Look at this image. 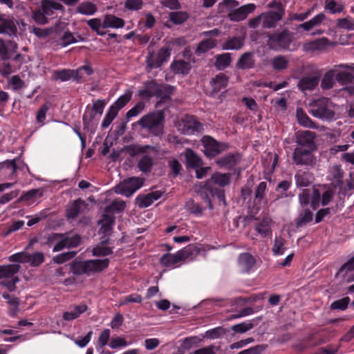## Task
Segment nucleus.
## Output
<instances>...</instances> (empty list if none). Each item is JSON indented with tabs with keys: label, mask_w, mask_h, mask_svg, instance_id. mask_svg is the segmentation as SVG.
<instances>
[{
	"label": "nucleus",
	"mask_w": 354,
	"mask_h": 354,
	"mask_svg": "<svg viewBox=\"0 0 354 354\" xmlns=\"http://www.w3.org/2000/svg\"><path fill=\"white\" fill-rule=\"evenodd\" d=\"M109 259H90L86 261L75 260L71 263V270L73 274L91 276L106 270L109 266Z\"/></svg>",
	"instance_id": "1"
},
{
	"label": "nucleus",
	"mask_w": 354,
	"mask_h": 354,
	"mask_svg": "<svg viewBox=\"0 0 354 354\" xmlns=\"http://www.w3.org/2000/svg\"><path fill=\"white\" fill-rule=\"evenodd\" d=\"M165 114L163 110H157L143 115L138 124L154 136H160L164 132Z\"/></svg>",
	"instance_id": "2"
},
{
	"label": "nucleus",
	"mask_w": 354,
	"mask_h": 354,
	"mask_svg": "<svg viewBox=\"0 0 354 354\" xmlns=\"http://www.w3.org/2000/svg\"><path fill=\"white\" fill-rule=\"evenodd\" d=\"M309 113L322 120H330L335 117L333 103L329 98L320 97L309 102Z\"/></svg>",
	"instance_id": "3"
},
{
	"label": "nucleus",
	"mask_w": 354,
	"mask_h": 354,
	"mask_svg": "<svg viewBox=\"0 0 354 354\" xmlns=\"http://www.w3.org/2000/svg\"><path fill=\"white\" fill-rule=\"evenodd\" d=\"M21 266L18 263L0 266V285L8 288L10 292L16 289L19 278L16 274L19 272Z\"/></svg>",
	"instance_id": "4"
},
{
	"label": "nucleus",
	"mask_w": 354,
	"mask_h": 354,
	"mask_svg": "<svg viewBox=\"0 0 354 354\" xmlns=\"http://www.w3.org/2000/svg\"><path fill=\"white\" fill-rule=\"evenodd\" d=\"M144 181L143 178L136 176L127 178L116 186L115 192L126 197H130L143 186Z\"/></svg>",
	"instance_id": "5"
},
{
	"label": "nucleus",
	"mask_w": 354,
	"mask_h": 354,
	"mask_svg": "<svg viewBox=\"0 0 354 354\" xmlns=\"http://www.w3.org/2000/svg\"><path fill=\"white\" fill-rule=\"evenodd\" d=\"M268 37L267 45L272 50L279 48L288 49L292 41V34L286 29L281 32L270 34Z\"/></svg>",
	"instance_id": "6"
},
{
	"label": "nucleus",
	"mask_w": 354,
	"mask_h": 354,
	"mask_svg": "<svg viewBox=\"0 0 354 354\" xmlns=\"http://www.w3.org/2000/svg\"><path fill=\"white\" fill-rule=\"evenodd\" d=\"M193 248L192 245H189L175 254H165L160 258V263L166 267L173 266L191 257L193 254Z\"/></svg>",
	"instance_id": "7"
},
{
	"label": "nucleus",
	"mask_w": 354,
	"mask_h": 354,
	"mask_svg": "<svg viewBox=\"0 0 354 354\" xmlns=\"http://www.w3.org/2000/svg\"><path fill=\"white\" fill-rule=\"evenodd\" d=\"M204 147L203 153L208 158H213L228 149V145L218 142L210 136H205L201 140Z\"/></svg>",
	"instance_id": "8"
},
{
	"label": "nucleus",
	"mask_w": 354,
	"mask_h": 354,
	"mask_svg": "<svg viewBox=\"0 0 354 354\" xmlns=\"http://www.w3.org/2000/svg\"><path fill=\"white\" fill-rule=\"evenodd\" d=\"M333 72L335 75V80L341 85H346L352 83L354 80V75L352 71H354V64H339L335 65Z\"/></svg>",
	"instance_id": "9"
},
{
	"label": "nucleus",
	"mask_w": 354,
	"mask_h": 354,
	"mask_svg": "<svg viewBox=\"0 0 354 354\" xmlns=\"http://www.w3.org/2000/svg\"><path fill=\"white\" fill-rule=\"evenodd\" d=\"M316 133L310 131H303L298 132L297 135L296 142L298 147H303L308 151H314L316 149L315 139Z\"/></svg>",
	"instance_id": "10"
},
{
	"label": "nucleus",
	"mask_w": 354,
	"mask_h": 354,
	"mask_svg": "<svg viewBox=\"0 0 354 354\" xmlns=\"http://www.w3.org/2000/svg\"><path fill=\"white\" fill-rule=\"evenodd\" d=\"M312 151L303 147H296L292 154L294 162L300 165H313L315 160L311 155Z\"/></svg>",
	"instance_id": "11"
},
{
	"label": "nucleus",
	"mask_w": 354,
	"mask_h": 354,
	"mask_svg": "<svg viewBox=\"0 0 354 354\" xmlns=\"http://www.w3.org/2000/svg\"><path fill=\"white\" fill-rule=\"evenodd\" d=\"M17 21L13 18H6L0 15V34L12 37L17 35Z\"/></svg>",
	"instance_id": "12"
},
{
	"label": "nucleus",
	"mask_w": 354,
	"mask_h": 354,
	"mask_svg": "<svg viewBox=\"0 0 354 354\" xmlns=\"http://www.w3.org/2000/svg\"><path fill=\"white\" fill-rule=\"evenodd\" d=\"M255 8L256 6L254 3L246 4L230 12L227 14V17L232 21H240L246 19Z\"/></svg>",
	"instance_id": "13"
},
{
	"label": "nucleus",
	"mask_w": 354,
	"mask_h": 354,
	"mask_svg": "<svg viewBox=\"0 0 354 354\" xmlns=\"http://www.w3.org/2000/svg\"><path fill=\"white\" fill-rule=\"evenodd\" d=\"M160 84L155 80H149L144 83V88L138 91V96L142 100H149L152 97H156L160 91L158 90Z\"/></svg>",
	"instance_id": "14"
},
{
	"label": "nucleus",
	"mask_w": 354,
	"mask_h": 354,
	"mask_svg": "<svg viewBox=\"0 0 354 354\" xmlns=\"http://www.w3.org/2000/svg\"><path fill=\"white\" fill-rule=\"evenodd\" d=\"M241 160V156L238 153H228L224 156L217 158L215 162L220 167L226 168L228 169H232L238 165Z\"/></svg>",
	"instance_id": "15"
},
{
	"label": "nucleus",
	"mask_w": 354,
	"mask_h": 354,
	"mask_svg": "<svg viewBox=\"0 0 354 354\" xmlns=\"http://www.w3.org/2000/svg\"><path fill=\"white\" fill-rule=\"evenodd\" d=\"M284 13L281 11H270L261 13L263 19V27L265 28H271L275 27L277 23L279 21Z\"/></svg>",
	"instance_id": "16"
},
{
	"label": "nucleus",
	"mask_w": 354,
	"mask_h": 354,
	"mask_svg": "<svg viewBox=\"0 0 354 354\" xmlns=\"http://www.w3.org/2000/svg\"><path fill=\"white\" fill-rule=\"evenodd\" d=\"M329 44L326 37H322L303 44V50L306 52L322 51L325 50Z\"/></svg>",
	"instance_id": "17"
},
{
	"label": "nucleus",
	"mask_w": 354,
	"mask_h": 354,
	"mask_svg": "<svg viewBox=\"0 0 354 354\" xmlns=\"http://www.w3.org/2000/svg\"><path fill=\"white\" fill-rule=\"evenodd\" d=\"M229 82V77L224 73H218L210 81V85L212 87L211 95L218 93L222 89L225 88L227 86Z\"/></svg>",
	"instance_id": "18"
},
{
	"label": "nucleus",
	"mask_w": 354,
	"mask_h": 354,
	"mask_svg": "<svg viewBox=\"0 0 354 354\" xmlns=\"http://www.w3.org/2000/svg\"><path fill=\"white\" fill-rule=\"evenodd\" d=\"M330 174L333 178L332 185L335 187H339L340 192L346 195V189H342V185L343 184L344 171L340 165H335L330 169Z\"/></svg>",
	"instance_id": "19"
},
{
	"label": "nucleus",
	"mask_w": 354,
	"mask_h": 354,
	"mask_svg": "<svg viewBox=\"0 0 354 354\" xmlns=\"http://www.w3.org/2000/svg\"><path fill=\"white\" fill-rule=\"evenodd\" d=\"M319 82L318 75L306 76L299 81L298 87L303 92L312 91L318 85Z\"/></svg>",
	"instance_id": "20"
},
{
	"label": "nucleus",
	"mask_w": 354,
	"mask_h": 354,
	"mask_svg": "<svg viewBox=\"0 0 354 354\" xmlns=\"http://www.w3.org/2000/svg\"><path fill=\"white\" fill-rule=\"evenodd\" d=\"M255 66L254 53L252 52L244 53L236 62V68L242 70L250 69Z\"/></svg>",
	"instance_id": "21"
},
{
	"label": "nucleus",
	"mask_w": 354,
	"mask_h": 354,
	"mask_svg": "<svg viewBox=\"0 0 354 354\" xmlns=\"http://www.w3.org/2000/svg\"><path fill=\"white\" fill-rule=\"evenodd\" d=\"M115 218L113 214L104 212L102 216V218L98 221V224L101 225L100 231L103 234H107L112 231L113 226L115 224Z\"/></svg>",
	"instance_id": "22"
},
{
	"label": "nucleus",
	"mask_w": 354,
	"mask_h": 354,
	"mask_svg": "<svg viewBox=\"0 0 354 354\" xmlns=\"http://www.w3.org/2000/svg\"><path fill=\"white\" fill-rule=\"evenodd\" d=\"M124 25L125 21L123 19L113 15H106L102 22V28H121Z\"/></svg>",
	"instance_id": "23"
},
{
	"label": "nucleus",
	"mask_w": 354,
	"mask_h": 354,
	"mask_svg": "<svg viewBox=\"0 0 354 354\" xmlns=\"http://www.w3.org/2000/svg\"><path fill=\"white\" fill-rule=\"evenodd\" d=\"M245 43L244 37H230L222 44V49L224 50H239L243 46Z\"/></svg>",
	"instance_id": "24"
},
{
	"label": "nucleus",
	"mask_w": 354,
	"mask_h": 354,
	"mask_svg": "<svg viewBox=\"0 0 354 354\" xmlns=\"http://www.w3.org/2000/svg\"><path fill=\"white\" fill-rule=\"evenodd\" d=\"M254 258L249 253H243L239 257V266L242 272H249L255 264Z\"/></svg>",
	"instance_id": "25"
},
{
	"label": "nucleus",
	"mask_w": 354,
	"mask_h": 354,
	"mask_svg": "<svg viewBox=\"0 0 354 354\" xmlns=\"http://www.w3.org/2000/svg\"><path fill=\"white\" fill-rule=\"evenodd\" d=\"M158 90L160 92L156 95V97L159 99L158 103H165L171 99L174 91V87L169 84H160Z\"/></svg>",
	"instance_id": "26"
},
{
	"label": "nucleus",
	"mask_w": 354,
	"mask_h": 354,
	"mask_svg": "<svg viewBox=\"0 0 354 354\" xmlns=\"http://www.w3.org/2000/svg\"><path fill=\"white\" fill-rule=\"evenodd\" d=\"M171 71L175 74H187L191 69V65L189 62L185 60L174 61L170 66Z\"/></svg>",
	"instance_id": "27"
},
{
	"label": "nucleus",
	"mask_w": 354,
	"mask_h": 354,
	"mask_svg": "<svg viewBox=\"0 0 354 354\" xmlns=\"http://www.w3.org/2000/svg\"><path fill=\"white\" fill-rule=\"evenodd\" d=\"M132 91L131 90H127L125 93L120 95L117 100L110 106L113 107L114 110L118 113L120 110L124 108L131 100Z\"/></svg>",
	"instance_id": "28"
},
{
	"label": "nucleus",
	"mask_w": 354,
	"mask_h": 354,
	"mask_svg": "<svg viewBox=\"0 0 354 354\" xmlns=\"http://www.w3.org/2000/svg\"><path fill=\"white\" fill-rule=\"evenodd\" d=\"M297 118L299 124L310 129H317L318 126L313 122L302 109H297Z\"/></svg>",
	"instance_id": "29"
},
{
	"label": "nucleus",
	"mask_w": 354,
	"mask_h": 354,
	"mask_svg": "<svg viewBox=\"0 0 354 354\" xmlns=\"http://www.w3.org/2000/svg\"><path fill=\"white\" fill-rule=\"evenodd\" d=\"M261 319V317H257L248 322H242L231 327V330L236 333H244L252 329Z\"/></svg>",
	"instance_id": "30"
},
{
	"label": "nucleus",
	"mask_w": 354,
	"mask_h": 354,
	"mask_svg": "<svg viewBox=\"0 0 354 354\" xmlns=\"http://www.w3.org/2000/svg\"><path fill=\"white\" fill-rule=\"evenodd\" d=\"M88 307L85 304H81L75 306L73 310L71 312H65L63 314V319L66 321H72L80 317L81 314L86 312Z\"/></svg>",
	"instance_id": "31"
},
{
	"label": "nucleus",
	"mask_w": 354,
	"mask_h": 354,
	"mask_svg": "<svg viewBox=\"0 0 354 354\" xmlns=\"http://www.w3.org/2000/svg\"><path fill=\"white\" fill-rule=\"evenodd\" d=\"M186 167L187 169H194L199 167V156L191 149L185 151Z\"/></svg>",
	"instance_id": "32"
},
{
	"label": "nucleus",
	"mask_w": 354,
	"mask_h": 354,
	"mask_svg": "<svg viewBox=\"0 0 354 354\" xmlns=\"http://www.w3.org/2000/svg\"><path fill=\"white\" fill-rule=\"evenodd\" d=\"M97 11V8L96 5L89 1L82 2L76 8L77 13L85 15H93Z\"/></svg>",
	"instance_id": "33"
},
{
	"label": "nucleus",
	"mask_w": 354,
	"mask_h": 354,
	"mask_svg": "<svg viewBox=\"0 0 354 354\" xmlns=\"http://www.w3.org/2000/svg\"><path fill=\"white\" fill-rule=\"evenodd\" d=\"M313 218V212L309 209L302 211L297 218L295 220V226L297 228H300L306 224L312 221Z\"/></svg>",
	"instance_id": "34"
},
{
	"label": "nucleus",
	"mask_w": 354,
	"mask_h": 354,
	"mask_svg": "<svg viewBox=\"0 0 354 354\" xmlns=\"http://www.w3.org/2000/svg\"><path fill=\"white\" fill-rule=\"evenodd\" d=\"M231 62V55L228 53H223L216 55L215 66L219 70H223L228 67Z\"/></svg>",
	"instance_id": "35"
},
{
	"label": "nucleus",
	"mask_w": 354,
	"mask_h": 354,
	"mask_svg": "<svg viewBox=\"0 0 354 354\" xmlns=\"http://www.w3.org/2000/svg\"><path fill=\"white\" fill-rule=\"evenodd\" d=\"M73 73V70L69 68L56 70L53 73V80L66 82L72 79Z\"/></svg>",
	"instance_id": "36"
},
{
	"label": "nucleus",
	"mask_w": 354,
	"mask_h": 354,
	"mask_svg": "<svg viewBox=\"0 0 354 354\" xmlns=\"http://www.w3.org/2000/svg\"><path fill=\"white\" fill-rule=\"evenodd\" d=\"M153 167L152 158L148 155L143 156L138 162V168L143 173H149Z\"/></svg>",
	"instance_id": "37"
},
{
	"label": "nucleus",
	"mask_w": 354,
	"mask_h": 354,
	"mask_svg": "<svg viewBox=\"0 0 354 354\" xmlns=\"http://www.w3.org/2000/svg\"><path fill=\"white\" fill-rule=\"evenodd\" d=\"M147 67L150 69L158 68L161 67L163 62L159 59L158 53L149 52L146 57Z\"/></svg>",
	"instance_id": "38"
},
{
	"label": "nucleus",
	"mask_w": 354,
	"mask_h": 354,
	"mask_svg": "<svg viewBox=\"0 0 354 354\" xmlns=\"http://www.w3.org/2000/svg\"><path fill=\"white\" fill-rule=\"evenodd\" d=\"M335 73L333 72V68H331L324 75L321 82V87L325 90L331 88L335 84Z\"/></svg>",
	"instance_id": "39"
},
{
	"label": "nucleus",
	"mask_w": 354,
	"mask_h": 354,
	"mask_svg": "<svg viewBox=\"0 0 354 354\" xmlns=\"http://www.w3.org/2000/svg\"><path fill=\"white\" fill-rule=\"evenodd\" d=\"M204 189L209 192V194L212 198L216 197L219 202H222L223 205H226V201L225 198V191L221 189H218L214 187H211L207 185H205L203 187Z\"/></svg>",
	"instance_id": "40"
},
{
	"label": "nucleus",
	"mask_w": 354,
	"mask_h": 354,
	"mask_svg": "<svg viewBox=\"0 0 354 354\" xmlns=\"http://www.w3.org/2000/svg\"><path fill=\"white\" fill-rule=\"evenodd\" d=\"M88 105L82 116L83 127L85 130H89L93 127V122L95 117V113L92 110H88Z\"/></svg>",
	"instance_id": "41"
},
{
	"label": "nucleus",
	"mask_w": 354,
	"mask_h": 354,
	"mask_svg": "<svg viewBox=\"0 0 354 354\" xmlns=\"http://www.w3.org/2000/svg\"><path fill=\"white\" fill-rule=\"evenodd\" d=\"M211 179L215 184L225 187L230 183V174L216 173L212 176Z\"/></svg>",
	"instance_id": "42"
},
{
	"label": "nucleus",
	"mask_w": 354,
	"mask_h": 354,
	"mask_svg": "<svg viewBox=\"0 0 354 354\" xmlns=\"http://www.w3.org/2000/svg\"><path fill=\"white\" fill-rule=\"evenodd\" d=\"M169 16V20L176 25L183 24L188 19V14L184 11L171 12Z\"/></svg>",
	"instance_id": "43"
},
{
	"label": "nucleus",
	"mask_w": 354,
	"mask_h": 354,
	"mask_svg": "<svg viewBox=\"0 0 354 354\" xmlns=\"http://www.w3.org/2000/svg\"><path fill=\"white\" fill-rule=\"evenodd\" d=\"M118 113H117L113 107L109 108L107 112L105 114V116L102 122V128L103 129H107L110 124L112 123L113 120L116 118Z\"/></svg>",
	"instance_id": "44"
},
{
	"label": "nucleus",
	"mask_w": 354,
	"mask_h": 354,
	"mask_svg": "<svg viewBox=\"0 0 354 354\" xmlns=\"http://www.w3.org/2000/svg\"><path fill=\"white\" fill-rule=\"evenodd\" d=\"M126 207V204L122 201H113L111 205L106 206L104 209L105 212L111 213L113 214L114 212H121Z\"/></svg>",
	"instance_id": "45"
},
{
	"label": "nucleus",
	"mask_w": 354,
	"mask_h": 354,
	"mask_svg": "<svg viewBox=\"0 0 354 354\" xmlns=\"http://www.w3.org/2000/svg\"><path fill=\"white\" fill-rule=\"evenodd\" d=\"M337 28L347 30H354V19L348 17L337 19Z\"/></svg>",
	"instance_id": "46"
},
{
	"label": "nucleus",
	"mask_w": 354,
	"mask_h": 354,
	"mask_svg": "<svg viewBox=\"0 0 354 354\" xmlns=\"http://www.w3.org/2000/svg\"><path fill=\"white\" fill-rule=\"evenodd\" d=\"M285 243L286 240L284 239L281 236L276 237L272 249L273 254L274 255L283 254L286 250V248L284 247Z\"/></svg>",
	"instance_id": "47"
},
{
	"label": "nucleus",
	"mask_w": 354,
	"mask_h": 354,
	"mask_svg": "<svg viewBox=\"0 0 354 354\" xmlns=\"http://www.w3.org/2000/svg\"><path fill=\"white\" fill-rule=\"evenodd\" d=\"M82 201L80 199L75 200L73 203L66 210V216L68 218H76L80 212V205Z\"/></svg>",
	"instance_id": "48"
},
{
	"label": "nucleus",
	"mask_w": 354,
	"mask_h": 354,
	"mask_svg": "<svg viewBox=\"0 0 354 354\" xmlns=\"http://www.w3.org/2000/svg\"><path fill=\"white\" fill-rule=\"evenodd\" d=\"M203 189V192H201V211L202 208L208 207L209 209H213V205L212 203V196L209 194V192Z\"/></svg>",
	"instance_id": "49"
},
{
	"label": "nucleus",
	"mask_w": 354,
	"mask_h": 354,
	"mask_svg": "<svg viewBox=\"0 0 354 354\" xmlns=\"http://www.w3.org/2000/svg\"><path fill=\"white\" fill-rule=\"evenodd\" d=\"M295 178L297 186L307 187L311 183L312 175L309 173L304 172L301 174L296 175Z\"/></svg>",
	"instance_id": "50"
},
{
	"label": "nucleus",
	"mask_w": 354,
	"mask_h": 354,
	"mask_svg": "<svg viewBox=\"0 0 354 354\" xmlns=\"http://www.w3.org/2000/svg\"><path fill=\"white\" fill-rule=\"evenodd\" d=\"M145 108V103L142 101H140L136 104L129 110L126 113V118L129 120L133 117L138 115Z\"/></svg>",
	"instance_id": "51"
},
{
	"label": "nucleus",
	"mask_w": 354,
	"mask_h": 354,
	"mask_svg": "<svg viewBox=\"0 0 354 354\" xmlns=\"http://www.w3.org/2000/svg\"><path fill=\"white\" fill-rule=\"evenodd\" d=\"M30 260L28 263L32 267H37L44 262L45 257L42 252H37L32 254H29Z\"/></svg>",
	"instance_id": "52"
},
{
	"label": "nucleus",
	"mask_w": 354,
	"mask_h": 354,
	"mask_svg": "<svg viewBox=\"0 0 354 354\" xmlns=\"http://www.w3.org/2000/svg\"><path fill=\"white\" fill-rule=\"evenodd\" d=\"M8 260L10 262L18 263H28L30 260L29 254L24 252H17L10 255Z\"/></svg>",
	"instance_id": "53"
},
{
	"label": "nucleus",
	"mask_w": 354,
	"mask_h": 354,
	"mask_svg": "<svg viewBox=\"0 0 354 354\" xmlns=\"http://www.w3.org/2000/svg\"><path fill=\"white\" fill-rule=\"evenodd\" d=\"M75 255V252H66L55 256L53 261L55 263L62 264L72 259Z\"/></svg>",
	"instance_id": "54"
},
{
	"label": "nucleus",
	"mask_w": 354,
	"mask_h": 354,
	"mask_svg": "<svg viewBox=\"0 0 354 354\" xmlns=\"http://www.w3.org/2000/svg\"><path fill=\"white\" fill-rule=\"evenodd\" d=\"M91 252L94 257H106L113 254V249L110 247L96 246Z\"/></svg>",
	"instance_id": "55"
},
{
	"label": "nucleus",
	"mask_w": 354,
	"mask_h": 354,
	"mask_svg": "<svg viewBox=\"0 0 354 354\" xmlns=\"http://www.w3.org/2000/svg\"><path fill=\"white\" fill-rule=\"evenodd\" d=\"M349 302L350 298L348 297L336 300L330 304V309L344 310L347 308Z\"/></svg>",
	"instance_id": "56"
},
{
	"label": "nucleus",
	"mask_w": 354,
	"mask_h": 354,
	"mask_svg": "<svg viewBox=\"0 0 354 354\" xmlns=\"http://www.w3.org/2000/svg\"><path fill=\"white\" fill-rule=\"evenodd\" d=\"M227 333L226 329L222 327H217L213 328L212 330H207L204 337H207L208 339H217L220 337L222 335H224Z\"/></svg>",
	"instance_id": "57"
},
{
	"label": "nucleus",
	"mask_w": 354,
	"mask_h": 354,
	"mask_svg": "<svg viewBox=\"0 0 354 354\" xmlns=\"http://www.w3.org/2000/svg\"><path fill=\"white\" fill-rule=\"evenodd\" d=\"M142 0H126L124 2V8L129 10L138 11L142 8Z\"/></svg>",
	"instance_id": "58"
},
{
	"label": "nucleus",
	"mask_w": 354,
	"mask_h": 354,
	"mask_svg": "<svg viewBox=\"0 0 354 354\" xmlns=\"http://www.w3.org/2000/svg\"><path fill=\"white\" fill-rule=\"evenodd\" d=\"M49 104L48 103H45L39 109L36 116V119L38 123H40L42 125L44 124L46 113L49 110Z\"/></svg>",
	"instance_id": "59"
},
{
	"label": "nucleus",
	"mask_w": 354,
	"mask_h": 354,
	"mask_svg": "<svg viewBox=\"0 0 354 354\" xmlns=\"http://www.w3.org/2000/svg\"><path fill=\"white\" fill-rule=\"evenodd\" d=\"M64 239L67 245V248H77L81 244V237L78 234L72 236H66L64 235Z\"/></svg>",
	"instance_id": "60"
},
{
	"label": "nucleus",
	"mask_w": 354,
	"mask_h": 354,
	"mask_svg": "<svg viewBox=\"0 0 354 354\" xmlns=\"http://www.w3.org/2000/svg\"><path fill=\"white\" fill-rule=\"evenodd\" d=\"M88 26L98 35H103L104 32H100V28L102 27V23L101 22L100 19L94 18L87 21Z\"/></svg>",
	"instance_id": "61"
},
{
	"label": "nucleus",
	"mask_w": 354,
	"mask_h": 354,
	"mask_svg": "<svg viewBox=\"0 0 354 354\" xmlns=\"http://www.w3.org/2000/svg\"><path fill=\"white\" fill-rule=\"evenodd\" d=\"M217 44V41L212 38H207L201 41V53L206 52L214 47Z\"/></svg>",
	"instance_id": "62"
},
{
	"label": "nucleus",
	"mask_w": 354,
	"mask_h": 354,
	"mask_svg": "<svg viewBox=\"0 0 354 354\" xmlns=\"http://www.w3.org/2000/svg\"><path fill=\"white\" fill-rule=\"evenodd\" d=\"M201 354H223V352L220 346H215L214 344L201 348Z\"/></svg>",
	"instance_id": "63"
},
{
	"label": "nucleus",
	"mask_w": 354,
	"mask_h": 354,
	"mask_svg": "<svg viewBox=\"0 0 354 354\" xmlns=\"http://www.w3.org/2000/svg\"><path fill=\"white\" fill-rule=\"evenodd\" d=\"M274 68L277 70H283L288 66V60L283 56H278L272 61Z\"/></svg>",
	"instance_id": "64"
}]
</instances>
